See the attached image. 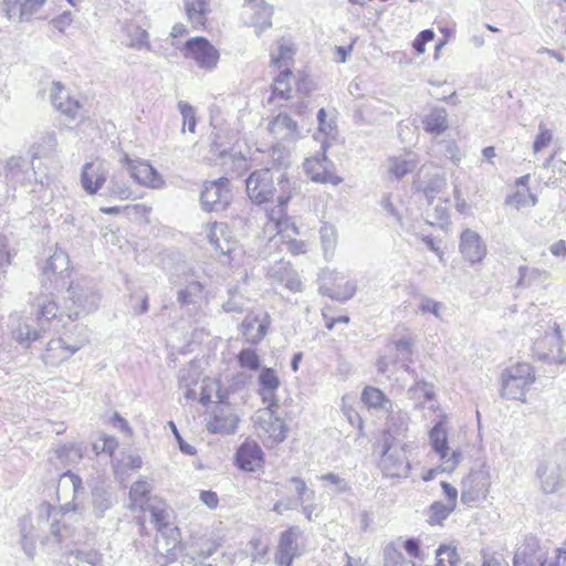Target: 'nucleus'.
<instances>
[{
  "mask_svg": "<svg viewBox=\"0 0 566 566\" xmlns=\"http://www.w3.org/2000/svg\"><path fill=\"white\" fill-rule=\"evenodd\" d=\"M296 45L289 39L282 38L269 53V67L271 70L270 95L268 103L282 104L295 97L308 96L314 83L308 72L293 71Z\"/></svg>",
  "mask_w": 566,
  "mask_h": 566,
  "instance_id": "nucleus-1",
  "label": "nucleus"
},
{
  "mask_svg": "<svg viewBox=\"0 0 566 566\" xmlns=\"http://www.w3.org/2000/svg\"><path fill=\"white\" fill-rule=\"evenodd\" d=\"M245 191L250 201L261 206L276 201L275 211H286L295 191L293 180L285 172H276L270 168L252 171L245 180Z\"/></svg>",
  "mask_w": 566,
  "mask_h": 566,
  "instance_id": "nucleus-2",
  "label": "nucleus"
},
{
  "mask_svg": "<svg viewBox=\"0 0 566 566\" xmlns=\"http://www.w3.org/2000/svg\"><path fill=\"white\" fill-rule=\"evenodd\" d=\"M535 381L534 368L528 363H516L507 367L501 377V394L507 399L525 401L530 387Z\"/></svg>",
  "mask_w": 566,
  "mask_h": 566,
  "instance_id": "nucleus-3",
  "label": "nucleus"
},
{
  "mask_svg": "<svg viewBox=\"0 0 566 566\" xmlns=\"http://www.w3.org/2000/svg\"><path fill=\"white\" fill-rule=\"evenodd\" d=\"M240 415L229 399L214 401L206 410V427L210 433L231 434L234 433L240 423Z\"/></svg>",
  "mask_w": 566,
  "mask_h": 566,
  "instance_id": "nucleus-4",
  "label": "nucleus"
},
{
  "mask_svg": "<svg viewBox=\"0 0 566 566\" xmlns=\"http://www.w3.org/2000/svg\"><path fill=\"white\" fill-rule=\"evenodd\" d=\"M380 468L384 474L390 478L406 476L410 470L407 448L397 443L389 431L384 432Z\"/></svg>",
  "mask_w": 566,
  "mask_h": 566,
  "instance_id": "nucleus-5",
  "label": "nucleus"
},
{
  "mask_svg": "<svg viewBox=\"0 0 566 566\" xmlns=\"http://www.w3.org/2000/svg\"><path fill=\"white\" fill-rule=\"evenodd\" d=\"M276 401H272L265 409L260 411L256 421V432L266 448H274L283 442L289 432L284 420L276 416Z\"/></svg>",
  "mask_w": 566,
  "mask_h": 566,
  "instance_id": "nucleus-6",
  "label": "nucleus"
},
{
  "mask_svg": "<svg viewBox=\"0 0 566 566\" xmlns=\"http://www.w3.org/2000/svg\"><path fill=\"white\" fill-rule=\"evenodd\" d=\"M268 224H272L280 238L281 245L293 255H300L306 252V244L298 239V229L287 216L286 211L270 209L266 213Z\"/></svg>",
  "mask_w": 566,
  "mask_h": 566,
  "instance_id": "nucleus-7",
  "label": "nucleus"
},
{
  "mask_svg": "<svg viewBox=\"0 0 566 566\" xmlns=\"http://www.w3.org/2000/svg\"><path fill=\"white\" fill-rule=\"evenodd\" d=\"M232 197L230 179L220 177L219 179L203 182L200 202L206 211H222L230 206Z\"/></svg>",
  "mask_w": 566,
  "mask_h": 566,
  "instance_id": "nucleus-8",
  "label": "nucleus"
},
{
  "mask_svg": "<svg viewBox=\"0 0 566 566\" xmlns=\"http://www.w3.org/2000/svg\"><path fill=\"white\" fill-rule=\"evenodd\" d=\"M563 338L559 326L554 323L549 331L536 338L534 342L535 355L546 361L565 364L566 353L563 348Z\"/></svg>",
  "mask_w": 566,
  "mask_h": 566,
  "instance_id": "nucleus-9",
  "label": "nucleus"
},
{
  "mask_svg": "<svg viewBox=\"0 0 566 566\" xmlns=\"http://www.w3.org/2000/svg\"><path fill=\"white\" fill-rule=\"evenodd\" d=\"M181 52L185 59L195 61L198 66L206 70L214 69L220 59L219 51L203 36H193L187 40Z\"/></svg>",
  "mask_w": 566,
  "mask_h": 566,
  "instance_id": "nucleus-10",
  "label": "nucleus"
},
{
  "mask_svg": "<svg viewBox=\"0 0 566 566\" xmlns=\"http://www.w3.org/2000/svg\"><path fill=\"white\" fill-rule=\"evenodd\" d=\"M548 547L535 536H526L517 545L513 566H546Z\"/></svg>",
  "mask_w": 566,
  "mask_h": 566,
  "instance_id": "nucleus-11",
  "label": "nucleus"
},
{
  "mask_svg": "<svg viewBox=\"0 0 566 566\" xmlns=\"http://www.w3.org/2000/svg\"><path fill=\"white\" fill-rule=\"evenodd\" d=\"M327 145L323 144L322 155L313 156L304 161V170L313 182L338 185L343 181L336 171L333 163L327 157Z\"/></svg>",
  "mask_w": 566,
  "mask_h": 566,
  "instance_id": "nucleus-12",
  "label": "nucleus"
},
{
  "mask_svg": "<svg viewBox=\"0 0 566 566\" xmlns=\"http://www.w3.org/2000/svg\"><path fill=\"white\" fill-rule=\"evenodd\" d=\"M46 0H3V11L8 19L31 22L45 19Z\"/></svg>",
  "mask_w": 566,
  "mask_h": 566,
  "instance_id": "nucleus-13",
  "label": "nucleus"
},
{
  "mask_svg": "<svg viewBox=\"0 0 566 566\" xmlns=\"http://www.w3.org/2000/svg\"><path fill=\"white\" fill-rule=\"evenodd\" d=\"M233 463L242 472L256 473L264 469L265 454L256 441L247 439L238 447Z\"/></svg>",
  "mask_w": 566,
  "mask_h": 566,
  "instance_id": "nucleus-14",
  "label": "nucleus"
},
{
  "mask_svg": "<svg viewBox=\"0 0 566 566\" xmlns=\"http://www.w3.org/2000/svg\"><path fill=\"white\" fill-rule=\"evenodd\" d=\"M459 250L464 261L470 264L482 262L488 253L481 235L471 229L461 232Z\"/></svg>",
  "mask_w": 566,
  "mask_h": 566,
  "instance_id": "nucleus-15",
  "label": "nucleus"
},
{
  "mask_svg": "<svg viewBox=\"0 0 566 566\" xmlns=\"http://www.w3.org/2000/svg\"><path fill=\"white\" fill-rule=\"evenodd\" d=\"M300 534V530L294 526L281 533L274 557L279 566H292L294 558L300 555L297 545Z\"/></svg>",
  "mask_w": 566,
  "mask_h": 566,
  "instance_id": "nucleus-16",
  "label": "nucleus"
},
{
  "mask_svg": "<svg viewBox=\"0 0 566 566\" xmlns=\"http://www.w3.org/2000/svg\"><path fill=\"white\" fill-rule=\"evenodd\" d=\"M107 175L105 163L99 159H94L83 166L81 185L87 193L95 195L104 187Z\"/></svg>",
  "mask_w": 566,
  "mask_h": 566,
  "instance_id": "nucleus-17",
  "label": "nucleus"
},
{
  "mask_svg": "<svg viewBox=\"0 0 566 566\" xmlns=\"http://www.w3.org/2000/svg\"><path fill=\"white\" fill-rule=\"evenodd\" d=\"M531 175L518 177L514 181L515 190L506 197L505 203L512 209L521 210L525 207H534L538 199L536 195L530 191Z\"/></svg>",
  "mask_w": 566,
  "mask_h": 566,
  "instance_id": "nucleus-18",
  "label": "nucleus"
},
{
  "mask_svg": "<svg viewBox=\"0 0 566 566\" xmlns=\"http://www.w3.org/2000/svg\"><path fill=\"white\" fill-rule=\"evenodd\" d=\"M51 101L57 111L70 118H75L82 113L83 106L80 101L71 96L60 82L52 85Z\"/></svg>",
  "mask_w": 566,
  "mask_h": 566,
  "instance_id": "nucleus-19",
  "label": "nucleus"
},
{
  "mask_svg": "<svg viewBox=\"0 0 566 566\" xmlns=\"http://www.w3.org/2000/svg\"><path fill=\"white\" fill-rule=\"evenodd\" d=\"M208 239L213 248L221 254H231L235 248V240L227 223L214 222L208 227Z\"/></svg>",
  "mask_w": 566,
  "mask_h": 566,
  "instance_id": "nucleus-20",
  "label": "nucleus"
},
{
  "mask_svg": "<svg viewBox=\"0 0 566 566\" xmlns=\"http://www.w3.org/2000/svg\"><path fill=\"white\" fill-rule=\"evenodd\" d=\"M185 14L192 30L207 31L209 3L208 0H184Z\"/></svg>",
  "mask_w": 566,
  "mask_h": 566,
  "instance_id": "nucleus-21",
  "label": "nucleus"
},
{
  "mask_svg": "<svg viewBox=\"0 0 566 566\" xmlns=\"http://www.w3.org/2000/svg\"><path fill=\"white\" fill-rule=\"evenodd\" d=\"M230 391L219 378H205L199 394V401L203 406L213 405L214 401L229 399Z\"/></svg>",
  "mask_w": 566,
  "mask_h": 566,
  "instance_id": "nucleus-22",
  "label": "nucleus"
},
{
  "mask_svg": "<svg viewBox=\"0 0 566 566\" xmlns=\"http://www.w3.org/2000/svg\"><path fill=\"white\" fill-rule=\"evenodd\" d=\"M128 168L132 177L138 184L153 188L160 186V176L149 163L144 160H129Z\"/></svg>",
  "mask_w": 566,
  "mask_h": 566,
  "instance_id": "nucleus-23",
  "label": "nucleus"
},
{
  "mask_svg": "<svg viewBox=\"0 0 566 566\" xmlns=\"http://www.w3.org/2000/svg\"><path fill=\"white\" fill-rule=\"evenodd\" d=\"M490 489V483L485 478L468 476L463 481L461 499L464 503L471 504L480 499H485Z\"/></svg>",
  "mask_w": 566,
  "mask_h": 566,
  "instance_id": "nucleus-24",
  "label": "nucleus"
},
{
  "mask_svg": "<svg viewBox=\"0 0 566 566\" xmlns=\"http://www.w3.org/2000/svg\"><path fill=\"white\" fill-rule=\"evenodd\" d=\"M268 130L274 136L291 137L297 133V123L289 114L280 113L270 120Z\"/></svg>",
  "mask_w": 566,
  "mask_h": 566,
  "instance_id": "nucleus-25",
  "label": "nucleus"
},
{
  "mask_svg": "<svg viewBox=\"0 0 566 566\" xmlns=\"http://www.w3.org/2000/svg\"><path fill=\"white\" fill-rule=\"evenodd\" d=\"M422 126L428 134H443L449 126L447 111L444 108H433L422 118Z\"/></svg>",
  "mask_w": 566,
  "mask_h": 566,
  "instance_id": "nucleus-26",
  "label": "nucleus"
},
{
  "mask_svg": "<svg viewBox=\"0 0 566 566\" xmlns=\"http://www.w3.org/2000/svg\"><path fill=\"white\" fill-rule=\"evenodd\" d=\"M268 326L258 316H248L242 325L241 331L248 343L258 344L266 334Z\"/></svg>",
  "mask_w": 566,
  "mask_h": 566,
  "instance_id": "nucleus-27",
  "label": "nucleus"
},
{
  "mask_svg": "<svg viewBox=\"0 0 566 566\" xmlns=\"http://www.w3.org/2000/svg\"><path fill=\"white\" fill-rule=\"evenodd\" d=\"M430 442L441 460H446L450 450L448 447V432L443 421H439L430 431Z\"/></svg>",
  "mask_w": 566,
  "mask_h": 566,
  "instance_id": "nucleus-28",
  "label": "nucleus"
},
{
  "mask_svg": "<svg viewBox=\"0 0 566 566\" xmlns=\"http://www.w3.org/2000/svg\"><path fill=\"white\" fill-rule=\"evenodd\" d=\"M360 400L367 409H382L389 403L387 396L374 386H366L360 396Z\"/></svg>",
  "mask_w": 566,
  "mask_h": 566,
  "instance_id": "nucleus-29",
  "label": "nucleus"
},
{
  "mask_svg": "<svg viewBox=\"0 0 566 566\" xmlns=\"http://www.w3.org/2000/svg\"><path fill=\"white\" fill-rule=\"evenodd\" d=\"M126 43L135 49H149L148 33L140 25L130 22L125 28Z\"/></svg>",
  "mask_w": 566,
  "mask_h": 566,
  "instance_id": "nucleus-30",
  "label": "nucleus"
},
{
  "mask_svg": "<svg viewBox=\"0 0 566 566\" xmlns=\"http://www.w3.org/2000/svg\"><path fill=\"white\" fill-rule=\"evenodd\" d=\"M454 509L452 505L443 504L439 501L433 502L429 507L427 522L431 526L442 525Z\"/></svg>",
  "mask_w": 566,
  "mask_h": 566,
  "instance_id": "nucleus-31",
  "label": "nucleus"
},
{
  "mask_svg": "<svg viewBox=\"0 0 566 566\" xmlns=\"http://www.w3.org/2000/svg\"><path fill=\"white\" fill-rule=\"evenodd\" d=\"M436 566H459L461 558L457 548L452 545H440L436 552Z\"/></svg>",
  "mask_w": 566,
  "mask_h": 566,
  "instance_id": "nucleus-32",
  "label": "nucleus"
},
{
  "mask_svg": "<svg viewBox=\"0 0 566 566\" xmlns=\"http://www.w3.org/2000/svg\"><path fill=\"white\" fill-rule=\"evenodd\" d=\"M259 382L261 386V394L268 392L271 396L274 395L281 385L280 378L273 368H263L259 375Z\"/></svg>",
  "mask_w": 566,
  "mask_h": 566,
  "instance_id": "nucleus-33",
  "label": "nucleus"
},
{
  "mask_svg": "<svg viewBox=\"0 0 566 566\" xmlns=\"http://www.w3.org/2000/svg\"><path fill=\"white\" fill-rule=\"evenodd\" d=\"M238 363L241 368L249 370H258L260 368V358L256 350L251 348L242 349L238 356Z\"/></svg>",
  "mask_w": 566,
  "mask_h": 566,
  "instance_id": "nucleus-34",
  "label": "nucleus"
},
{
  "mask_svg": "<svg viewBox=\"0 0 566 566\" xmlns=\"http://www.w3.org/2000/svg\"><path fill=\"white\" fill-rule=\"evenodd\" d=\"M117 447V440L114 437L107 434H101L93 442V450L96 454L107 453L109 455H113Z\"/></svg>",
  "mask_w": 566,
  "mask_h": 566,
  "instance_id": "nucleus-35",
  "label": "nucleus"
},
{
  "mask_svg": "<svg viewBox=\"0 0 566 566\" xmlns=\"http://www.w3.org/2000/svg\"><path fill=\"white\" fill-rule=\"evenodd\" d=\"M412 164L401 157H394L389 161V172L400 179L411 171Z\"/></svg>",
  "mask_w": 566,
  "mask_h": 566,
  "instance_id": "nucleus-36",
  "label": "nucleus"
},
{
  "mask_svg": "<svg viewBox=\"0 0 566 566\" xmlns=\"http://www.w3.org/2000/svg\"><path fill=\"white\" fill-rule=\"evenodd\" d=\"M203 286L199 282H191L184 290L178 293V301L182 304H190L195 301V297L201 294Z\"/></svg>",
  "mask_w": 566,
  "mask_h": 566,
  "instance_id": "nucleus-37",
  "label": "nucleus"
},
{
  "mask_svg": "<svg viewBox=\"0 0 566 566\" xmlns=\"http://www.w3.org/2000/svg\"><path fill=\"white\" fill-rule=\"evenodd\" d=\"M178 108L181 113L184 126H188L190 133H195L196 129V113L191 105L186 102H179Z\"/></svg>",
  "mask_w": 566,
  "mask_h": 566,
  "instance_id": "nucleus-38",
  "label": "nucleus"
},
{
  "mask_svg": "<svg viewBox=\"0 0 566 566\" xmlns=\"http://www.w3.org/2000/svg\"><path fill=\"white\" fill-rule=\"evenodd\" d=\"M446 187V179L440 177L431 180L424 188L423 193L429 202H432Z\"/></svg>",
  "mask_w": 566,
  "mask_h": 566,
  "instance_id": "nucleus-39",
  "label": "nucleus"
},
{
  "mask_svg": "<svg viewBox=\"0 0 566 566\" xmlns=\"http://www.w3.org/2000/svg\"><path fill=\"white\" fill-rule=\"evenodd\" d=\"M433 39L434 33L432 30H423L413 40L412 48L417 54H423L426 52V44L431 42Z\"/></svg>",
  "mask_w": 566,
  "mask_h": 566,
  "instance_id": "nucleus-40",
  "label": "nucleus"
},
{
  "mask_svg": "<svg viewBox=\"0 0 566 566\" xmlns=\"http://www.w3.org/2000/svg\"><path fill=\"white\" fill-rule=\"evenodd\" d=\"M552 139V133L548 129H542L534 142V153H538L545 147H547L551 144Z\"/></svg>",
  "mask_w": 566,
  "mask_h": 566,
  "instance_id": "nucleus-41",
  "label": "nucleus"
},
{
  "mask_svg": "<svg viewBox=\"0 0 566 566\" xmlns=\"http://www.w3.org/2000/svg\"><path fill=\"white\" fill-rule=\"evenodd\" d=\"M442 304L432 300H426L420 305V311L423 314L431 313L434 316H440Z\"/></svg>",
  "mask_w": 566,
  "mask_h": 566,
  "instance_id": "nucleus-42",
  "label": "nucleus"
},
{
  "mask_svg": "<svg viewBox=\"0 0 566 566\" xmlns=\"http://www.w3.org/2000/svg\"><path fill=\"white\" fill-rule=\"evenodd\" d=\"M109 195L119 200H127L134 198V193L128 187L120 186H113L109 189Z\"/></svg>",
  "mask_w": 566,
  "mask_h": 566,
  "instance_id": "nucleus-43",
  "label": "nucleus"
},
{
  "mask_svg": "<svg viewBox=\"0 0 566 566\" xmlns=\"http://www.w3.org/2000/svg\"><path fill=\"white\" fill-rule=\"evenodd\" d=\"M441 488L443 490V493L448 500V503L449 505H452L453 507L457 506V501H458V491L455 488H453L452 485H450L448 482H442L441 483Z\"/></svg>",
  "mask_w": 566,
  "mask_h": 566,
  "instance_id": "nucleus-44",
  "label": "nucleus"
},
{
  "mask_svg": "<svg viewBox=\"0 0 566 566\" xmlns=\"http://www.w3.org/2000/svg\"><path fill=\"white\" fill-rule=\"evenodd\" d=\"M200 500L211 510L216 509L219 504L218 494L213 491H202Z\"/></svg>",
  "mask_w": 566,
  "mask_h": 566,
  "instance_id": "nucleus-45",
  "label": "nucleus"
},
{
  "mask_svg": "<svg viewBox=\"0 0 566 566\" xmlns=\"http://www.w3.org/2000/svg\"><path fill=\"white\" fill-rule=\"evenodd\" d=\"M403 548L410 557L418 558L420 556V544L416 538L407 539L403 543Z\"/></svg>",
  "mask_w": 566,
  "mask_h": 566,
  "instance_id": "nucleus-46",
  "label": "nucleus"
},
{
  "mask_svg": "<svg viewBox=\"0 0 566 566\" xmlns=\"http://www.w3.org/2000/svg\"><path fill=\"white\" fill-rule=\"evenodd\" d=\"M546 566H566V548L559 547L554 552V558Z\"/></svg>",
  "mask_w": 566,
  "mask_h": 566,
  "instance_id": "nucleus-47",
  "label": "nucleus"
},
{
  "mask_svg": "<svg viewBox=\"0 0 566 566\" xmlns=\"http://www.w3.org/2000/svg\"><path fill=\"white\" fill-rule=\"evenodd\" d=\"M154 522L159 531L168 525L167 514L164 510L153 509L151 510Z\"/></svg>",
  "mask_w": 566,
  "mask_h": 566,
  "instance_id": "nucleus-48",
  "label": "nucleus"
},
{
  "mask_svg": "<svg viewBox=\"0 0 566 566\" xmlns=\"http://www.w3.org/2000/svg\"><path fill=\"white\" fill-rule=\"evenodd\" d=\"M149 493V490L146 485V483L144 482H136L133 488H132V491H130V495H132V499L134 501V503H136L137 499V494L142 495V496H146L147 494Z\"/></svg>",
  "mask_w": 566,
  "mask_h": 566,
  "instance_id": "nucleus-49",
  "label": "nucleus"
},
{
  "mask_svg": "<svg viewBox=\"0 0 566 566\" xmlns=\"http://www.w3.org/2000/svg\"><path fill=\"white\" fill-rule=\"evenodd\" d=\"M111 422L114 426H117L122 431L126 432L127 434H132V428L129 427L128 422L122 418L118 413H114L111 418Z\"/></svg>",
  "mask_w": 566,
  "mask_h": 566,
  "instance_id": "nucleus-50",
  "label": "nucleus"
},
{
  "mask_svg": "<svg viewBox=\"0 0 566 566\" xmlns=\"http://www.w3.org/2000/svg\"><path fill=\"white\" fill-rule=\"evenodd\" d=\"M188 33H189V30H188L187 25L179 22V23H176L172 25L171 31H170V38L171 39L184 38Z\"/></svg>",
  "mask_w": 566,
  "mask_h": 566,
  "instance_id": "nucleus-51",
  "label": "nucleus"
},
{
  "mask_svg": "<svg viewBox=\"0 0 566 566\" xmlns=\"http://www.w3.org/2000/svg\"><path fill=\"white\" fill-rule=\"evenodd\" d=\"M482 566H509V564L501 556L488 555L484 556Z\"/></svg>",
  "mask_w": 566,
  "mask_h": 566,
  "instance_id": "nucleus-52",
  "label": "nucleus"
},
{
  "mask_svg": "<svg viewBox=\"0 0 566 566\" xmlns=\"http://www.w3.org/2000/svg\"><path fill=\"white\" fill-rule=\"evenodd\" d=\"M172 430H174V432H175V434H176V438H177V439H178V441H179L180 450H181L184 453L189 454V455H193V454H196V449H195V447H192V446H190V444H188V443H186V442H184V441L181 440V438H180V436H179V433H178L177 428L175 427V424H172Z\"/></svg>",
  "mask_w": 566,
  "mask_h": 566,
  "instance_id": "nucleus-53",
  "label": "nucleus"
},
{
  "mask_svg": "<svg viewBox=\"0 0 566 566\" xmlns=\"http://www.w3.org/2000/svg\"><path fill=\"white\" fill-rule=\"evenodd\" d=\"M551 252L558 258L566 256V242L564 240H559L552 244Z\"/></svg>",
  "mask_w": 566,
  "mask_h": 566,
  "instance_id": "nucleus-54",
  "label": "nucleus"
},
{
  "mask_svg": "<svg viewBox=\"0 0 566 566\" xmlns=\"http://www.w3.org/2000/svg\"><path fill=\"white\" fill-rule=\"evenodd\" d=\"M335 51H336V55H337L338 62H345L347 55L352 51V45H348L347 48H345V46H337Z\"/></svg>",
  "mask_w": 566,
  "mask_h": 566,
  "instance_id": "nucleus-55",
  "label": "nucleus"
},
{
  "mask_svg": "<svg viewBox=\"0 0 566 566\" xmlns=\"http://www.w3.org/2000/svg\"><path fill=\"white\" fill-rule=\"evenodd\" d=\"M56 304L54 302H49L46 305L43 306L41 311L42 316H46L48 314H51L52 316L55 315Z\"/></svg>",
  "mask_w": 566,
  "mask_h": 566,
  "instance_id": "nucleus-56",
  "label": "nucleus"
},
{
  "mask_svg": "<svg viewBox=\"0 0 566 566\" xmlns=\"http://www.w3.org/2000/svg\"><path fill=\"white\" fill-rule=\"evenodd\" d=\"M348 321H349V319H348V317H346V316H340V317H338V318H331V319H328V321L326 322V328L331 331V329H333V328H334V326H335V324H336V323H348Z\"/></svg>",
  "mask_w": 566,
  "mask_h": 566,
  "instance_id": "nucleus-57",
  "label": "nucleus"
},
{
  "mask_svg": "<svg viewBox=\"0 0 566 566\" xmlns=\"http://www.w3.org/2000/svg\"><path fill=\"white\" fill-rule=\"evenodd\" d=\"M326 111L324 108H321L317 113V119L319 122V129L323 132H326L325 122H326Z\"/></svg>",
  "mask_w": 566,
  "mask_h": 566,
  "instance_id": "nucleus-58",
  "label": "nucleus"
},
{
  "mask_svg": "<svg viewBox=\"0 0 566 566\" xmlns=\"http://www.w3.org/2000/svg\"><path fill=\"white\" fill-rule=\"evenodd\" d=\"M354 293H355V286L350 283H347L346 287H345V292L343 294H337L336 296L343 297V298H349L354 295Z\"/></svg>",
  "mask_w": 566,
  "mask_h": 566,
  "instance_id": "nucleus-59",
  "label": "nucleus"
},
{
  "mask_svg": "<svg viewBox=\"0 0 566 566\" xmlns=\"http://www.w3.org/2000/svg\"><path fill=\"white\" fill-rule=\"evenodd\" d=\"M126 210H133L135 213H142V214H146L149 209L145 206H142V205H135V206H127L125 207Z\"/></svg>",
  "mask_w": 566,
  "mask_h": 566,
  "instance_id": "nucleus-60",
  "label": "nucleus"
},
{
  "mask_svg": "<svg viewBox=\"0 0 566 566\" xmlns=\"http://www.w3.org/2000/svg\"><path fill=\"white\" fill-rule=\"evenodd\" d=\"M122 211L120 207H103L101 212L104 214H117Z\"/></svg>",
  "mask_w": 566,
  "mask_h": 566,
  "instance_id": "nucleus-61",
  "label": "nucleus"
},
{
  "mask_svg": "<svg viewBox=\"0 0 566 566\" xmlns=\"http://www.w3.org/2000/svg\"><path fill=\"white\" fill-rule=\"evenodd\" d=\"M322 480L328 481L331 483L337 484L339 482V478L336 474L328 473L322 476Z\"/></svg>",
  "mask_w": 566,
  "mask_h": 566,
  "instance_id": "nucleus-62",
  "label": "nucleus"
},
{
  "mask_svg": "<svg viewBox=\"0 0 566 566\" xmlns=\"http://www.w3.org/2000/svg\"><path fill=\"white\" fill-rule=\"evenodd\" d=\"M483 156L488 159H492L495 156V149L492 146L485 147L483 149Z\"/></svg>",
  "mask_w": 566,
  "mask_h": 566,
  "instance_id": "nucleus-63",
  "label": "nucleus"
},
{
  "mask_svg": "<svg viewBox=\"0 0 566 566\" xmlns=\"http://www.w3.org/2000/svg\"><path fill=\"white\" fill-rule=\"evenodd\" d=\"M437 472H438V469H430L429 471L426 472V474H423L422 480L429 481V480L433 479L434 475L437 474Z\"/></svg>",
  "mask_w": 566,
  "mask_h": 566,
  "instance_id": "nucleus-64",
  "label": "nucleus"
}]
</instances>
